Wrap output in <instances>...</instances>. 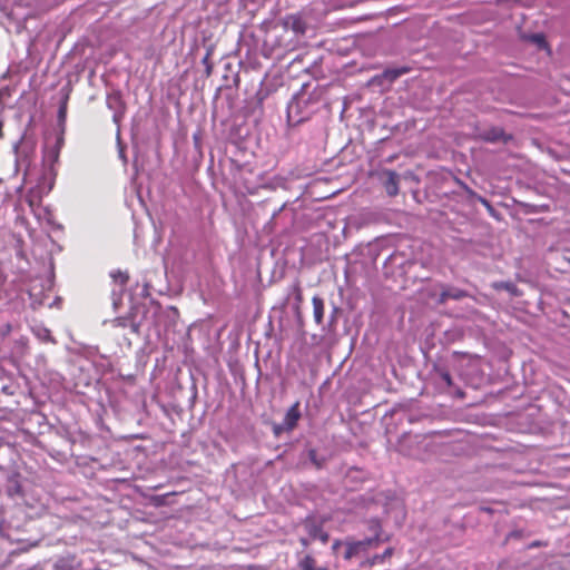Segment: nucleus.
Wrapping results in <instances>:
<instances>
[{
	"label": "nucleus",
	"instance_id": "6ab92c4d",
	"mask_svg": "<svg viewBox=\"0 0 570 570\" xmlns=\"http://www.w3.org/2000/svg\"><path fill=\"white\" fill-rule=\"evenodd\" d=\"M291 293L294 295L295 304L298 307L303 302V293L298 283H295L292 286Z\"/></svg>",
	"mask_w": 570,
	"mask_h": 570
},
{
	"label": "nucleus",
	"instance_id": "4468645a",
	"mask_svg": "<svg viewBox=\"0 0 570 570\" xmlns=\"http://www.w3.org/2000/svg\"><path fill=\"white\" fill-rule=\"evenodd\" d=\"M410 69L407 67H400V68H387L383 71L382 76L387 79L390 82H393L399 77L407 73Z\"/></svg>",
	"mask_w": 570,
	"mask_h": 570
},
{
	"label": "nucleus",
	"instance_id": "20e7f679",
	"mask_svg": "<svg viewBox=\"0 0 570 570\" xmlns=\"http://www.w3.org/2000/svg\"><path fill=\"white\" fill-rule=\"evenodd\" d=\"M301 419V411H299V402L294 403L285 413V416L283 419V422L281 424H276L274 426V433L276 435L281 434L282 432H288L292 431L296 425L298 420Z\"/></svg>",
	"mask_w": 570,
	"mask_h": 570
},
{
	"label": "nucleus",
	"instance_id": "9d476101",
	"mask_svg": "<svg viewBox=\"0 0 570 570\" xmlns=\"http://www.w3.org/2000/svg\"><path fill=\"white\" fill-rule=\"evenodd\" d=\"M465 296H466V292H464L463 289H460L458 287H448V288H444L441 292L440 297H439V302L440 303H445L449 299L459 301V299H461V298H463Z\"/></svg>",
	"mask_w": 570,
	"mask_h": 570
},
{
	"label": "nucleus",
	"instance_id": "ddd939ff",
	"mask_svg": "<svg viewBox=\"0 0 570 570\" xmlns=\"http://www.w3.org/2000/svg\"><path fill=\"white\" fill-rule=\"evenodd\" d=\"M493 288H495L498 291H505L511 296H521V294H522L521 291L518 288V286L512 282H505V281L495 282V283H493Z\"/></svg>",
	"mask_w": 570,
	"mask_h": 570
},
{
	"label": "nucleus",
	"instance_id": "f257e3e1",
	"mask_svg": "<svg viewBox=\"0 0 570 570\" xmlns=\"http://www.w3.org/2000/svg\"><path fill=\"white\" fill-rule=\"evenodd\" d=\"M63 145V132L56 131L45 138L41 168L38 169L37 140L33 136L23 134L12 146L14 155V173L23 175L24 184L36 183L27 195L30 207L38 205L48 195L55 184V165L58 161Z\"/></svg>",
	"mask_w": 570,
	"mask_h": 570
},
{
	"label": "nucleus",
	"instance_id": "39448f33",
	"mask_svg": "<svg viewBox=\"0 0 570 570\" xmlns=\"http://www.w3.org/2000/svg\"><path fill=\"white\" fill-rule=\"evenodd\" d=\"M377 529H380V524L375 523V532L376 533H375L374 538H367V539L361 540V541L347 542L345 544V551L343 554L344 559L350 560L353 557L357 556L361 551L365 550L367 547L381 541Z\"/></svg>",
	"mask_w": 570,
	"mask_h": 570
},
{
	"label": "nucleus",
	"instance_id": "f03ea898",
	"mask_svg": "<svg viewBox=\"0 0 570 570\" xmlns=\"http://www.w3.org/2000/svg\"><path fill=\"white\" fill-rule=\"evenodd\" d=\"M313 112L311 98L306 94H296L287 104V120L291 125L307 120Z\"/></svg>",
	"mask_w": 570,
	"mask_h": 570
},
{
	"label": "nucleus",
	"instance_id": "4be33fe9",
	"mask_svg": "<svg viewBox=\"0 0 570 570\" xmlns=\"http://www.w3.org/2000/svg\"><path fill=\"white\" fill-rule=\"evenodd\" d=\"M532 41L539 47V48H546L547 42L544 37L541 33H535L531 37Z\"/></svg>",
	"mask_w": 570,
	"mask_h": 570
},
{
	"label": "nucleus",
	"instance_id": "1a4fd4ad",
	"mask_svg": "<svg viewBox=\"0 0 570 570\" xmlns=\"http://www.w3.org/2000/svg\"><path fill=\"white\" fill-rule=\"evenodd\" d=\"M304 528L312 540H320L322 543L328 541V533L324 531L322 524L315 520H307Z\"/></svg>",
	"mask_w": 570,
	"mask_h": 570
},
{
	"label": "nucleus",
	"instance_id": "b1692460",
	"mask_svg": "<svg viewBox=\"0 0 570 570\" xmlns=\"http://www.w3.org/2000/svg\"><path fill=\"white\" fill-rule=\"evenodd\" d=\"M439 375H440L442 382L446 386H451L452 385V377H451V375H450V373L448 371H440Z\"/></svg>",
	"mask_w": 570,
	"mask_h": 570
},
{
	"label": "nucleus",
	"instance_id": "0eeeda50",
	"mask_svg": "<svg viewBox=\"0 0 570 570\" xmlns=\"http://www.w3.org/2000/svg\"><path fill=\"white\" fill-rule=\"evenodd\" d=\"M479 137L481 140L485 142H508L512 137L501 128V127H491L488 129H484L479 132Z\"/></svg>",
	"mask_w": 570,
	"mask_h": 570
},
{
	"label": "nucleus",
	"instance_id": "f8f14e48",
	"mask_svg": "<svg viewBox=\"0 0 570 570\" xmlns=\"http://www.w3.org/2000/svg\"><path fill=\"white\" fill-rule=\"evenodd\" d=\"M312 304L314 321L317 325H321L324 318V301L320 296H314Z\"/></svg>",
	"mask_w": 570,
	"mask_h": 570
},
{
	"label": "nucleus",
	"instance_id": "aec40b11",
	"mask_svg": "<svg viewBox=\"0 0 570 570\" xmlns=\"http://www.w3.org/2000/svg\"><path fill=\"white\" fill-rule=\"evenodd\" d=\"M212 48L207 49L205 57L202 60V63L205 66L206 75L209 76L212 73L213 65L210 62Z\"/></svg>",
	"mask_w": 570,
	"mask_h": 570
},
{
	"label": "nucleus",
	"instance_id": "bb28decb",
	"mask_svg": "<svg viewBox=\"0 0 570 570\" xmlns=\"http://www.w3.org/2000/svg\"><path fill=\"white\" fill-rule=\"evenodd\" d=\"M311 541H313L309 537L305 538V537H302L299 539V542L304 547V548H307L308 544L311 543Z\"/></svg>",
	"mask_w": 570,
	"mask_h": 570
},
{
	"label": "nucleus",
	"instance_id": "a878e982",
	"mask_svg": "<svg viewBox=\"0 0 570 570\" xmlns=\"http://www.w3.org/2000/svg\"><path fill=\"white\" fill-rule=\"evenodd\" d=\"M38 335L41 336L43 340H48V341L51 340L50 332L47 328H43L42 333H38Z\"/></svg>",
	"mask_w": 570,
	"mask_h": 570
},
{
	"label": "nucleus",
	"instance_id": "7ed1b4c3",
	"mask_svg": "<svg viewBox=\"0 0 570 570\" xmlns=\"http://www.w3.org/2000/svg\"><path fill=\"white\" fill-rule=\"evenodd\" d=\"M423 443L424 446L428 448L429 443H426V438L419 434L412 435L410 433H405L399 441V451L404 455L424 460L425 456L420 452V445Z\"/></svg>",
	"mask_w": 570,
	"mask_h": 570
},
{
	"label": "nucleus",
	"instance_id": "6e6552de",
	"mask_svg": "<svg viewBox=\"0 0 570 570\" xmlns=\"http://www.w3.org/2000/svg\"><path fill=\"white\" fill-rule=\"evenodd\" d=\"M107 106L109 109L114 111V121L116 124H119V121L122 119L125 115V104L121 99V96L118 92L108 95Z\"/></svg>",
	"mask_w": 570,
	"mask_h": 570
},
{
	"label": "nucleus",
	"instance_id": "2eb2a0df",
	"mask_svg": "<svg viewBox=\"0 0 570 570\" xmlns=\"http://www.w3.org/2000/svg\"><path fill=\"white\" fill-rule=\"evenodd\" d=\"M394 549L387 548L385 551L381 554H374L372 558L367 560L368 566L373 567L375 564L383 563L387 558H391L393 556Z\"/></svg>",
	"mask_w": 570,
	"mask_h": 570
},
{
	"label": "nucleus",
	"instance_id": "5701e85b",
	"mask_svg": "<svg viewBox=\"0 0 570 570\" xmlns=\"http://www.w3.org/2000/svg\"><path fill=\"white\" fill-rule=\"evenodd\" d=\"M111 277L120 284H125L128 281V275L120 271L111 273Z\"/></svg>",
	"mask_w": 570,
	"mask_h": 570
},
{
	"label": "nucleus",
	"instance_id": "dca6fc26",
	"mask_svg": "<svg viewBox=\"0 0 570 570\" xmlns=\"http://www.w3.org/2000/svg\"><path fill=\"white\" fill-rule=\"evenodd\" d=\"M462 186H463L464 190L468 193V195L471 198L476 199L478 202H480L488 210H493V206L491 205V203L487 198L478 195L475 191H473L465 184H462Z\"/></svg>",
	"mask_w": 570,
	"mask_h": 570
},
{
	"label": "nucleus",
	"instance_id": "412c9836",
	"mask_svg": "<svg viewBox=\"0 0 570 570\" xmlns=\"http://www.w3.org/2000/svg\"><path fill=\"white\" fill-rule=\"evenodd\" d=\"M314 564L315 560L311 556L304 557L299 562L302 570H314Z\"/></svg>",
	"mask_w": 570,
	"mask_h": 570
},
{
	"label": "nucleus",
	"instance_id": "cd10ccee",
	"mask_svg": "<svg viewBox=\"0 0 570 570\" xmlns=\"http://www.w3.org/2000/svg\"><path fill=\"white\" fill-rule=\"evenodd\" d=\"M117 137L119 138V134L117 135ZM119 144V157L126 161V157H125V153H124V148L120 146V142L118 141Z\"/></svg>",
	"mask_w": 570,
	"mask_h": 570
},
{
	"label": "nucleus",
	"instance_id": "f3484780",
	"mask_svg": "<svg viewBox=\"0 0 570 570\" xmlns=\"http://www.w3.org/2000/svg\"><path fill=\"white\" fill-rule=\"evenodd\" d=\"M462 186H463L464 190L468 193V195L471 198L476 199L478 202H480L488 210H493V206L491 205V203L487 198L478 195L475 191H473L465 184H462Z\"/></svg>",
	"mask_w": 570,
	"mask_h": 570
},
{
	"label": "nucleus",
	"instance_id": "423d86ee",
	"mask_svg": "<svg viewBox=\"0 0 570 570\" xmlns=\"http://www.w3.org/2000/svg\"><path fill=\"white\" fill-rule=\"evenodd\" d=\"M381 181L389 196L394 197L399 194L400 175L391 169H386L381 175Z\"/></svg>",
	"mask_w": 570,
	"mask_h": 570
},
{
	"label": "nucleus",
	"instance_id": "9b49d317",
	"mask_svg": "<svg viewBox=\"0 0 570 570\" xmlns=\"http://www.w3.org/2000/svg\"><path fill=\"white\" fill-rule=\"evenodd\" d=\"M60 94H61V99H60L59 109H58V121L60 125H62L67 117V105H68V100H69L70 89L68 87H63L61 89Z\"/></svg>",
	"mask_w": 570,
	"mask_h": 570
},
{
	"label": "nucleus",
	"instance_id": "c85d7f7f",
	"mask_svg": "<svg viewBox=\"0 0 570 570\" xmlns=\"http://www.w3.org/2000/svg\"><path fill=\"white\" fill-rule=\"evenodd\" d=\"M341 546H342V542H341V541H338V540H336V541L333 543V546H332L333 551H335V552H336Z\"/></svg>",
	"mask_w": 570,
	"mask_h": 570
},
{
	"label": "nucleus",
	"instance_id": "7c9ffc66",
	"mask_svg": "<svg viewBox=\"0 0 570 570\" xmlns=\"http://www.w3.org/2000/svg\"><path fill=\"white\" fill-rule=\"evenodd\" d=\"M2 136H3V135L1 134V137H2Z\"/></svg>",
	"mask_w": 570,
	"mask_h": 570
},
{
	"label": "nucleus",
	"instance_id": "393cba45",
	"mask_svg": "<svg viewBox=\"0 0 570 570\" xmlns=\"http://www.w3.org/2000/svg\"><path fill=\"white\" fill-rule=\"evenodd\" d=\"M8 492L10 495L19 494L21 492L20 484L17 481H14V483L9 487Z\"/></svg>",
	"mask_w": 570,
	"mask_h": 570
},
{
	"label": "nucleus",
	"instance_id": "a211bd4d",
	"mask_svg": "<svg viewBox=\"0 0 570 570\" xmlns=\"http://www.w3.org/2000/svg\"><path fill=\"white\" fill-rule=\"evenodd\" d=\"M308 459H309L311 463L313 465H315L316 469H322L325 464V458L320 456L315 449L308 450Z\"/></svg>",
	"mask_w": 570,
	"mask_h": 570
},
{
	"label": "nucleus",
	"instance_id": "c756f323",
	"mask_svg": "<svg viewBox=\"0 0 570 570\" xmlns=\"http://www.w3.org/2000/svg\"><path fill=\"white\" fill-rule=\"evenodd\" d=\"M491 215H494V209L493 210H488Z\"/></svg>",
	"mask_w": 570,
	"mask_h": 570
}]
</instances>
